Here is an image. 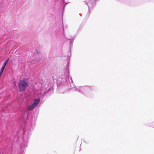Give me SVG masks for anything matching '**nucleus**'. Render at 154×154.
Wrapping results in <instances>:
<instances>
[{"instance_id":"39448f33","label":"nucleus","mask_w":154,"mask_h":154,"mask_svg":"<svg viewBox=\"0 0 154 154\" xmlns=\"http://www.w3.org/2000/svg\"><path fill=\"white\" fill-rule=\"evenodd\" d=\"M3 72V71H0V75H2V72Z\"/></svg>"},{"instance_id":"7ed1b4c3","label":"nucleus","mask_w":154,"mask_h":154,"mask_svg":"<svg viewBox=\"0 0 154 154\" xmlns=\"http://www.w3.org/2000/svg\"><path fill=\"white\" fill-rule=\"evenodd\" d=\"M9 60V58H8L7 60L5 61V62H4V63L3 64V65L2 66L5 67L6 66V64H7L8 61Z\"/></svg>"},{"instance_id":"f257e3e1","label":"nucleus","mask_w":154,"mask_h":154,"mask_svg":"<svg viewBox=\"0 0 154 154\" xmlns=\"http://www.w3.org/2000/svg\"><path fill=\"white\" fill-rule=\"evenodd\" d=\"M29 82L27 79H23L21 80L18 84V87L20 92H24L29 85Z\"/></svg>"},{"instance_id":"20e7f679","label":"nucleus","mask_w":154,"mask_h":154,"mask_svg":"<svg viewBox=\"0 0 154 154\" xmlns=\"http://www.w3.org/2000/svg\"><path fill=\"white\" fill-rule=\"evenodd\" d=\"M5 67H4V66H2V67L0 71H3L4 70V69H5Z\"/></svg>"},{"instance_id":"f03ea898","label":"nucleus","mask_w":154,"mask_h":154,"mask_svg":"<svg viewBox=\"0 0 154 154\" xmlns=\"http://www.w3.org/2000/svg\"><path fill=\"white\" fill-rule=\"evenodd\" d=\"M40 100L38 99H37L34 100L32 104L29 106L28 109L29 110H31L36 107L37 105L39 103Z\"/></svg>"}]
</instances>
